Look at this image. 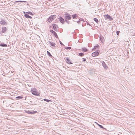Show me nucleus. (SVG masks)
Wrapping results in <instances>:
<instances>
[{"label":"nucleus","instance_id":"obj_26","mask_svg":"<svg viewBox=\"0 0 135 135\" xmlns=\"http://www.w3.org/2000/svg\"><path fill=\"white\" fill-rule=\"evenodd\" d=\"M100 40H101V41H102V42L104 43V38H100Z\"/></svg>","mask_w":135,"mask_h":135},{"label":"nucleus","instance_id":"obj_30","mask_svg":"<svg viewBox=\"0 0 135 135\" xmlns=\"http://www.w3.org/2000/svg\"><path fill=\"white\" fill-rule=\"evenodd\" d=\"M119 32L120 31H118L117 32V34L118 35H119Z\"/></svg>","mask_w":135,"mask_h":135},{"label":"nucleus","instance_id":"obj_31","mask_svg":"<svg viewBox=\"0 0 135 135\" xmlns=\"http://www.w3.org/2000/svg\"><path fill=\"white\" fill-rule=\"evenodd\" d=\"M83 61L84 62L86 61V59H85L83 58Z\"/></svg>","mask_w":135,"mask_h":135},{"label":"nucleus","instance_id":"obj_2","mask_svg":"<svg viewBox=\"0 0 135 135\" xmlns=\"http://www.w3.org/2000/svg\"><path fill=\"white\" fill-rule=\"evenodd\" d=\"M56 16L51 15L48 19V21L49 22H51L54 20V18Z\"/></svg>","mask_w":135,"mask_h":135},{"label":"nucleus","instance_id":"obj_22","mask_svg":"<svg viewBox=\"0 0 135 135\" xmlns=\"http://www.w3.org/2000/svg\"><path fill=\"white\" fill-rule=\"evenodd\" d=\"M26 1H16L15 2H26Z\"/></svg>","mask_w":135,"mask_h":135},{"label":"nucleus","instance_id":"obj_10","mask_svg":"<svg viewBox=\"0 0 135 135\" xmlns=\"http://www.w3.org/2000/svg\"><path fill=\"white\" fill-rule=\"evenodd\" d=\"M25 16L27 18H29L30 19H32V17L29 16V15L27 13H26V14L25 15Z\"/></svg>","mask_w":135,"mask_h":135},{"label":"nucleus","instance_id":"obj_3","mask_svg":"<svg viewBox=\"0 0 135 135\" xmlns=\"http://www.w3.org/2000/svg\"><path fill=\"white\" fill-rule=\"evenodd\" d=\"M50 32L52 33V35H54L57 38H58V36H57V34L54 31L52 30L50 31Z\"/></svg>","mask_w":135,"mask_h":135},{"label":"nucleus","instance_id":"obj_8","mask_svg":"<svg viewBox=\"0 0 135 135\" xmlns=\"http://www.w3.org/2000/svg\"><path fill=\"white\" fill-rule=\"evenodd\" d=\"M52 26L54 29L56 31L57 30V25L55 24H52Z\"/></svg>","mask_w":135,"mask_h":135},{"label":"nucleus","instance_id":"obj_9","mask_svg":"<svg viewBox=\"0 0 135 135\" xmlns=\"http://www.w3.org/2000/svg\"><path fill=\"white\" fill-rule=\"evenodd\" d=\"M66 59V62L67 63L69 64H72V63H71L70 59L69 58L67 57Z\"/></svg>","mask_w":135,"mask_h":135},{"label":"nucleus","instance_id":"obj_20","mask_svg":"<svg viewBox=\"0 0 135 135\" xmlns=\"http://www.w3.org/2000/svg\"><path fill=\"white\" fill-rule=\"evenodd\" d=\"M103 65L105 69H107L108 68L107 66L106 65L105 63L103 64Z\"/></svg>","mask_w":135,"mask_h":135},{"label":"nucleus","instance_id":"obj_27","mask_svg":"<svg viewBox=\"0 0 135 135\" xmlns=\"http://www.w3.org/2000/svg\"><path fill=\"white\" fill-rule=\"evenodd\" d=\"M23 98V97H22L20 96H18L16 97V98H19V99H22Z\"/></svg>","mask_w":135,"mask_h":135},{"label":"nucleus","instance_id":"obj_15","mask_svg":"<svg viewBox=\"0 0 135 135\" xmlns=\"http://www.w3.org/2000/svg\"><path fill=\"white\" fill-rule=\"evenodd\" d=\"M82 50L84 52H86L88 51L87 49L85 48H82Z\"/></svg>","mask_w":135,"mask_h":135},{"label":"nucleus","instance_id":"obj_18","mask_svg":"<svg viewBox=\"0 0 135 135\" xmlns=\"http://www.w3.org/2000/svg\"><path fill=\"white\" fill-rule=\"evenodd\" d=\"M50 44L51 45L53 46H55V44L54 43L50 42Z\"/></svg>","mask_w":135,"mask_h":135},{"label":"nucleus","instance_id":"obj_5","mask_svg":"<svg viewBox=\"0 0 135 135\" xmlns=\"http://www.w3.org/2000/svg\"><path fill=\"white\" fill-rule=\"evenodd\" d=\"M105 16L106 17V18H105V20H107L108 19H109L110 20H113V18H112L111 16L108 15H106Z\"/></svg>","mask_w":135,"mask_h":135},{"label":"nucleus","instance_id":"obj_1","mask_svg":"<svg viewBox=\"0 0 135 135\" xmlns=\"http://www.w3.org/2000/svg\"><path fill=\"white\" fill-rule=\"evenodd\" d=\"M31 92L32 94L36 96H40V92L37 91V90L36 88H32L31 89Z\"/></svg>","mask_w":135,"mask_h":135},{"label":"nucleus","instance_id":"obj_16","mask_svg":"<svg viewBox=\"0 0 135 135\" xmlns=\"http://www.w3.org/2000/svg\"><path fill=\"white\" fill-rule=\"evenodd\" d=\"M72 16L73 19L76 18L77 15L76 14L73 15Z\"/></svg>","mask_w":135,"mask_h":135},{"label":"nucleus","instance_id":"obj_6","mask_svg":"<svg viewBox=\"0 0 135 135\" xmlns=\"http://www.w3.org/2000/svg\"><path fill=\"white\" fill-rule=\"evenodd\" d=\"M7 29L6 27H2V30L1 32L2 33H4L6 31Z\"/></svg>","mask_w":135,"mask_h":135},{"label":"nucleus","instance_id":"obj_25","mask_svg":"<svg viewBox=\"0 0 135 135\" xmlns=\"http://www.w3.org/2000/svg\"><path fill=\"white\" fill-rule=\"evenodd\" d=\"M37 113V111H34L33 112H31V114H34L35 113Z\"/></svg>","mask_w":135,"mask_h":135},{"label":"nucleus","instance_id":"obj_17","mask_svg":"<svg viewBox=\"0 0 135 135\" xmlns=\"http://www.w3.org/2000/svg\"><path fill=\"white\" fill-rule=\"evenodd\" d=\"M94 20L97 23H98V20L96 18H94Z\"/></svg>","mask_w":135,"mask_h":135},{"label":"nucleus","instance_id":"obj_13","mask_svg":"<svg viewBox=\"0 0 135 135\" xmlns=\"http://www.w3.org/2000/svg\"><path fill=\"white\" fill-rule=\"evenodd\" d=\"M23 13H27L28 14H29V15H31L32 16H33V15L32 13L31 12H24Z\"/></svg>","mask_w":135,"mask_h":135},{"label":"nucleus","instance_id":"obj_29","mask_svg":"<svg viewBox=\"0 0 135 135\" xmlns=\"http://www.w3.org/2000/svg\"><path fill=\"white\" fill-rule=\"evenodd\" d=\"M71 49V47H67L65 48V49Z\"/></svg>","mask_w":135,"mask_h":135},{"label":"nucleus","instance_id":"obj_11","mask_svg":"<svg viewBox=\"0 0 135 135\" xmlns=\"http://www.w3.org/2000/svg\"><path fill=\"white\" fill-rule=\"evenodd\" d=\"M59 19L61 23H63L64 22V20L62 18L60 17L59 18Z\"/></svg>","mask_w":135,"mask_h":135},{"label":"nucleus","instance_id":"obj_32","mask_svg":"<svg viewBox=\"0 0 135 135\" xmlns=\"http://www.w3.org/2000/svg\"><path fill=\"white\" fill-rule=\"evenodd\" d=\"M60 43L61 44H62V43H61V41H60Z\"/></svg>","mask_w":135,"mask_h":135},{"label":"nucleus","instance_id":"obj_7","mask_svg":"<svg viewBox=\"0 0 135 135\" xmlns=\"http://www.w3.org/2000/svg\"><path fill=\"white\" fill-rule=\"evenodd\" d=\"M71 18L70 15L68 14H66L65 18L66 19L70 20Z\"/></svg>","mask_w":135,"mask_h":135},{"label":"nucleus","instance_id":"obj_23","mask_svg":"<svg viewBox=\"0 0 135 135\" xmlns=\"http://www.w3.org/2000/svg\"><path fill=\"white\" fill-rule=\"evenodd\" d=\"M25 112L29 114H31V112L29 111H27L26 110H25Z\"/></svg>","mask_w":135,"mask_h":135},{"label":"nucleus","instance_id":"obj_19","mask_svg":"<svg viewBox=\"0 0 135 135\" xmlns=\"http://www.w3.org/2000/svg\"><path fill=\"white\" fill-rule=\"evenodd\" d=\"M96 123L97 124V125H98V126H99L100 128H104V129H105V128H104L102 126V125H99V124H98L97 123Z\"/></svg>","mask_w":135,"mask_h":135},{"label":"nucleus","instance_id":"obj_24","mask_svg":"<svg viewBox=\"0 0 135 135\" xmlns=\"http://www.w3.org/2000/svg\"><path fill=\"white\" fill-rule=\"evenodd\" d=\"M44 101H45L48 102H49L50 101V102H52V101L51 100H48V99H44Z\"/></svg>","mask_w":135,"mask_h":135},{"label":"nucleus","instance_id":"obj_14","mask_svg":"<svg viewBox=\"0 0 135 135\" xmlns=\"http://www.w3.org/2000/svg\"><path fill=\"white\" fill-rule=\"evenodd\" d=\"M0 46L2 47H6L7 46V44H0Z\"/></svg>","mask_w":135,"mask_h":135},{"label":"nucleus","instance_id":"obj_12","mask_svg":"<svg viewBox=\"0 0 135 135\" xmlns=\"http://www.w3.org/2000/svg\"><path fill=\"white\" fill-rule=\"evenodd\" d=\"M0 23L2 25H5L6 23V22L4 21H1L0 22Z\"/></svg>","mask_w":135,"mask_h":135},{"label":"nucleus","instance_id":"obj_21","mask_svg":"<svg viewBox=\"0 0 135 135\" xmlns=\"http://www.w3.org/2000/svg\"><path fill=\"white\" fill-rule=\"evenodd\" d=\"M47 54L48 55H49V56L50 57H52V56L51 55V54H50V52H49L48 51H47Z\"/></svg>","mask_w":135,"mask_h":135},{"label":"nucleus","instance_id":"obj_28","mask_svg":"<svg viewBox=\"0 0 135 135\" xmlns=\"http://www.w3.org/2000/svg\"><path fill=\"white\" fill-rule=\"evenodd\" d=\"M79 55L80 56H82L84 55V54L83 53H79Z\"/></svg>","mask_w":135,"mask_h":135},{"label":"nucleus","instance_id":"obj_4","mask_svg":"<svg viewBox=\"0 0 135 135\" xmlns=\"http://www.w3.org/2000/svg\"><path fill=\"white\" fill-rule=\"evenodd\" d=\"M99 53L98 52H95L93 53L92 54V56L93 57H95L98 56Z\"/></svg>","mask_w":135,"mask_h":135}]
</instances>
